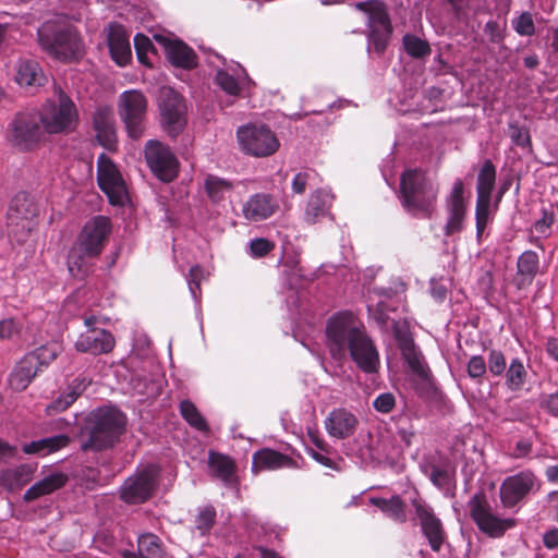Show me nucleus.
<instances>
[{
    "label": "nucleus",
    "mask_w": 558,
    "mask_h": 558,
    "mask_svg": "<svg viewBox=\"0 0 558 558\" xmlns=\"http://www.w3.org/2000/svg\"><path fill=\"white\" fill-rule=\"evenodd\" d=\"M326 347L330 356L342 361L349 354L364 373H375L379 366L378 351L364 325L350 311L333 314L326 324Z\"/></svg>",
    "instance_id": "nucleus-1"
},
{
    "label": "nucleus",
    "mask_w": 558,
    "mask_h": 558,
    "mask_svg": "<svg viewBox=\"0 0 558 558\" xmlns=\"http://www.w3.org/2000/svg\"><path fill=\"white\" fill-rule=\"evenodd\" d=\"M126 416L116 405L92 410L81 429L83 451H101L112 448L125 432Z\"/></svg>",
    "instance_id": "nucleus-2"
},
{
    "label": "nucleus",
    "mask_w": 558,
    "mask_h": 558,
    "mask_svg": "<svg viewBox=\"0 0 558 558\" xmlns=\"http://www.w3.org/2000/svg\"><path fill=\"white\" fill-rule=\"evenodd\" d=\"M110 233L111 221L106 216H96L84 225L68 256V268L72 277L90 275L89 260L100 255Z\"/></svg>",
    "instance_id": "nucleus-3"
},
{
    "label": "nucleus",
    "mask_w": 558,
    "mask_h": 558,
    "mask_svg": "<svg viewBox=\"0 0 558 558\" xmlns=\"http://www.w3.org/2000/svg\"><path fill=\"white\" fill-rule=\"evenodd\" d=\"M438 186L418 168L400 175L399 198L402 207L417 218H430L435 211Z\"/></svg>",
    "instance_id": "nucleus-4"
},
{
    "label": "nucleus",
    "mask_w": 558,
    "mask_h": 558,
    "mask_svg": "<svg viewBox=\"0 0 558 558\" xmlns=\"http://www.w3.org/2000/svg\"><path fill=\"white\" fill-rule=\"evenodd\" d=\"M37 34L41 48L56 59L72 61L84 53V45L76 29L65 22L47 21Z\"/></svg>",
    "instance_id": "nucleus-5"
},
{
    "label": "nucleus",
    "mask_w": 558,
    "mask_h": 558,
    "mask_svg": "<svg viewBox=\"0 0 558 558\" xmlns=\"http://www.w3.org/2000/svg\"><path fill=\"white\" fill-rule=\"evenodd\" d=\"M354 7L366 15L368 51L384 54L393 32L387 4L381 0H366Z\"/></svg>",
    "instance_id": "nucleus-6"
},
{
    "label": "nucleus",
    "mask_w": 558,
    "mask_h": 558,
    "mask_svg": "<svg viewBox=\"0 0 558 558\" xmlns=\"http://www.w3.org/2000/svg\"><path fill=\"white\" fill-rule=\"evenodd\" d=\"M37 114L48 134L70 133L78 121L75 104L60 87L57 88V98L47 100Z\"/></svg>",
    "instance_id": "nucleus-7"
},
{
    "label": "nucleus",
    "mask_w": 558,
    "mask_h": 558,
    "mask_svg": "<svg viewBox=\"0 0 558 558\" xmlns=\"http://www.w3.org/2000/svg\"><path fill=\"white\" fill-rule=\"evenodd\" d=\"M39 208L34 198L26 192L16 193L11 199L7 213L8 234L19 243L26 241L35 227V218Z\"/></svg>",
    "instance_id": "nucleus-8"
},
{
    "label": "nucleus",
    "mask_w": 558,
    "mask_h": 558,
    "mask_svg": "<svg viewBox=\"0 0 558 558\" xmlns=\"http://www.w3.org/2000/svg\"><path fill=\"white\" fill-rule=\"evenodd\" d=\"M44 134L37 112H19L8 126L7 138L12 146L29 150L39 143Z\"/></svg>",
    "instance_id": "nucleus-9"
},
{
    "label": "nucleus",
    "mask_w": 558,
    "mask_h": 558,
    "mask_svg": "<svg viewBox=\"0 0 558 558\" xmlns=\"http://www.w3.org/2000/svg\"><path fill=\"white\" fill-rule=\"evenodd\" d=\"M146 112L147 99L142 92L130 89L119 96L118 113L133 140H138L144 133Z\"/></svg>",
    "instance_id": "nucleus-10"
},
{
    "label": "nucleus",
    "mask_w": 558,
    "mask_h": 558,
    "mask_svg": "<svg viewBox=\"0 0 558 558\" xmlns=\"http://www.w3.org/2000/svg\"><path fill=\"white\" fill-rule=\"evenodd\" d=\"M236 136L242 150L255 157L270 156L279 148V141L275 133L263 124L241 126Z\"/></svg>",
    "instance_id": "nucleus-11"
},
{
    "label": "nucleus",
    "mask_w": 558,
    "mask_h": 558,
    "mask_svg": "<svg viewBox=\"0 0 558 558\" xmlns=\"http://www.w3.org/2000/svg\"><path fill=\"white\" fill-rule=\"evenodd\" d=\"M470 517L478 530L490 537H500L514 526L513 519H500L492 511V507L484 493H476L468 502Z\"/></svg>",
    "instance_id": "nucleus-12"
},
{
    "label": "nucleus",
    "mask_w": 558,
    "mask_h": 558,
    "mask_svg": "<svg viewBox=\"0 0 558 558\" xmlns=\"http://www.w3.org/2000/svg\"><path fill=\"white\" fill-rule=\"evenodd\" d=\"M159 477L156 465H147L129 476L120 487V498L132 505L145 502L153 495Z\"/></svg>",
    "instance_id": "nucleus-13"
},
{
    "label": "nucleus",
    "mask_w": 558,
    "mask_h": 558,
    "mask_svg": "<svg viewBox=\"0 0 558 558\" xmlns=\"http://www.w3.org/2000/svg\"><path fill=\"white\" fill-rule=\"evenodd\" d=\"M97 181L109 198L110 204L122 206L128 201L124 181L112 160L105 154L98 157Z\"/></svg>",
    "instance_id": "nucleus-14"
},
{
    "label": "nucleus",
    "mask_w": 558,
    "mask_h": 558,
    "mask_svg": "<svg viewBox=\"0 0 558 558\" xmlns=\"http://www.w3.org/2000/svg\"><path fill=\"white\" fill-rule=\"evenodd\" d=\"M412 506L418 520L421 532L430 549L434 553H439L447 541V532L442 521L436 515L434 509L422 499H413Z\"/></svg>",
    "instance_id": "nucleus-15"
},
{
    "label": "nucleus",
    "mask_w": 558,
    "mask_h": 558,
    "mask_svg": "<svg viewBox=\"0 0 558 558\" xmlns=\"http://www.w3.org/2000/svg\"><path fill=\"white\" fill-rule=\"evenodd\" d=\"M144 158L158 180L169 183L174 179V154L168 145L149 140L144 147Z\"/></svg>",
    "instance_id": "nucleus-16"
},
{
    "label": "nucleus",
    "mask_w": 558,
    "mask_h": 558,
    "mask_svg": "<svg viewBox=\"0 0 558 558\" xmlns=\"http://www.w3.org/2000/svg\"><path fill=\"white\" fill-rule=\"evenodd\" d=\"M447 221L444 227V234L451 236L460 233L464 228V220L468 213V206L464 198V184L461 179H457L446 197Z\"/></svg>",
    "instance_id": "nucleus-17"
},
{
    "label": "nucleus",
    "mask_w": 558,
    "mask_h": 558,
    "mask_svg": "<svg viewBox=\"0 0 558 558\" xmlns=\"http://www.w3.org/2000/svg\"><path fill=\"white\" fill-rule=\"evenodd\" d=\"M535 475L531 471H522L508 476L500 486V499L505 507L511 508L520 502L534 487Z\"/></svg>",
    "instance_id": "nucleus-18"
},
{
    "label": "nucleus",
    "mask_w": 558,
    "mask_h": 558,
    "mask_svg": "<svg viewBox=\"0 0 558 558\" xmlns=\"http://www.w3.org/2000/svg\"><path fill=\"white\" fill-rule=\"evenodd\" d=\"M279 210L277 198L269 193H255L242 205V215L250 222H260Z\"/></svg>",
    "instance_id": "nucleus-19"
},
{
    "label": "nucleus",
    "mask_w": 558,
    "mask_h": 558,
    "mask_svg": "<svg viewBox=\"0 0 558 558\" xmlns=\"http://www.w3.org/2000/svg\"><path fill=\"white\" fill-rule=\"evenodd\" d=\"M393 336L409 367L423 379L428 378L429 368L421 361L414 340L407 328H401L398 323L393 324Z\"/></svg>",
    "instance_id": "nucleus-20"
},
{
    "label": "nucleus",
    "mask_w": 558,
    "mask_h": 558,
    "mask_svg": "<svg viewBox=\"0 0 558 558\" xmlns=\"http://www.w3.org/2000/svg\"><path fill=\"white\" fill-rule=\"evenodd\" d=\"M393 336L409 367L423 379L428 378L429 368L421 361L414 340L407 328H401L398 323L393 324Z\"/></svg>",
    "instance_id": "nucleus-21"
},
{
    "label": "nucleus",
    "mask_w": 558,
    "mask_h": 558,
    "mask_svg": "<svg viewBox=\"0 0 558 558\" xmlns=\"http://www.w3.org/2000/svg\"><path fill=\"white\" fill-rule=\"evenodd\" d=\"M114 343V337L110 331L104 328H94L81 333L74 345L81 353L99 355L111 352Z\"/></svg>",
    "instance_id": "nucleus-22"
},
{
    "label": "nucleus",
    "mask_w": 558,
    "mask_h": 558,
    "mask_svg": "<svg viewBox=\"0 0 558 558\" xmlns=\"http://www.w3.org/2000/svg\"><path fill=\"white\" fill-rule=\"evenodd\" d=\"M298 463L291 457L270 448H263L253 454L252 471L257 474L260 471L278 469H296Z\"/></svg>",
    "instance_id": "nucleus-23"
},
{
    "label": "nucleus",
    "mask_w": 558,
    "mask_h": 558,
    "mask_svg": "<svg viewBox=\"0 0 558 558\" xmlns=\"http://www.w3.org/2000/svg\"><path fill=\"white\" fill-rule=\"evenodd\" d=\"M93 126L96 131V140L108 150H113L117 144V135L112 109L98 107L93 117Z\"/></svg>",
    "instance_id": "nucleus-24"
},
{
    "label": "nucleus",
    "mask_w": 558,
    "mask_h": 558,
    "mask_svg": "<svg viewBox=\"0 0 558 558\" xmlns=\"http://www.w3.org/2000/svg\"><path fill=\"white\" fill-rule=\"evenodd\" d=\"M107 41L111 58L114 62L120 66L128 64L131 60L132 51L130 37L125 28L119 24H110Z\"/></svg>",
    "instance_id": "nucleus-25"
},
{
    "label": "nucleus",
    "mask_w": 558,
    "mask_h": 558,
    "mask_svg": "<svg viewBox=\"0 0 558 558\" xmlns=\"http://www.w3.org/2000/svg\"><path fill=\"white\" fill-rule=\"evenodd\" d=\"M69 482V475L61 471H52L35 482L23 495L25 502H32L44 496L63 488Z\"/></svg>",
    "instance_id": "nucleus-26"
},
{
    "label": "nucleus",
    "mask_w": 558,
    "mask_h": 558,
    "mask_svg": "<svg viewBox=\"0 0 558 558\" xmlns=\"http://www.w3.org/2000/svg\"><path fill=\"white\" fill-rule=\"evenodd\" d=\"M357 418L345 409L332 410L325 420L327 433L338 439L352 436L356 429Z\"/></svg>",
    "instance_id": "nucleus-27"
},
{
    "label": "nucleus",
    "mask_w": 558,
    "mask_h": 558,
    "mask_svg": "<svg viewBox=\"0 0 558 558\" xmlns=\"http://www.w3.org/2000/svg\"><path fill=\"white\" fill-rule=\"evenodd\" d=\"M38 360L34 355H25L15 365L9 377V385L14 391L25 390L39 373Z\"/></svg>",
    "instance_id": "nucleus-28"
},
{
    "label": "nucleus",
    "mask_w": 558,
    "mask_h": 558,
    "mask_svg": "<svg viewBox=\"0 0 558 558\" xmlns=\"http://www.w3.org/2000/svg\"><path fill=\"white\" fill-rule=\"evenodd\" d=\"M208 466L214 476L219 478L225 485L233 486L238 483L236 464L229 456L210 451Z\"/></svg>",
    "instance_id": "nucleus-29"
},
{
    "label": "nucleus",
    "mask_w": 558,
    "mask_h": 558,
    "mask_svg": "<svg viewBox=\"0 0 558 558\" xmlns=\"http://www.w3.org/2000/svg\"><path fill=\"white\" fill-rule=\"evenodd\" d=\"M333 195L326 189L314 191L307 202L304 219L307 223L314 225L319 219L328 215L331 207Z\"/></svg>",
    "instance_id": "nucleus-30"
},
{
    "label": "nucleus",
    "mask_w": 558,
    "mask_h": 558,
    "mask_svg": "<svg viewBox=\"0 0 558 558\" xmlns=\"http://www.w3.org/2000/svg\"><path fill=\"white\" fill-rule=\"evenodd\" d=\"M90 384L92 379L87 376H77L69 384L65 391L61 393L56 400H53L50 405H48V412L57 413L65 411L77 400V398L87 389Z\"/></svg>",
    "instance_id": "nucleus-31"
},
{
    "label": "nucleus",
    "mask_w": 558,
    "mask_h": 558,
    "mask_svg": "<svg viewBox=\"0 0 558 558\" xmlns=\"http://www.w3.org/2000/svg\"><path fill=\"white\" fill-rule=\"evenodd\" d=\"M157 106L160 112L162 129L174 136V89L170 86H161L157 95Z\"/></svg>",
    "instance_id": "nucleus-32"
},
{
    "label": "nucleus",
    "mask_w": 558,
    "mask_h": 558,
    "mask_svg": "<svg viewBox=\"0 0 558 558\" xmlns=\"http://www.w3.org/2000/svg\"><path fill=\"white\" fill-rule=\"evenodd\" d=\"M69 442L70 437L68 435L59 434L24 444L22 451L25 454H38L45 457L66 447Z\"/></svg>",
    "instance_id": "nucleus-33"
},
{
    "label": "nucleus",
    "mask_w": 558,
    "mask_h": 558,
    "mask_svg": "<svg viewBox=\"0 0 558 558\" xmlns=\"http://www.w3.org/2000/svg\"><path fill=\"white\" fill-rule=\"evenodd\" d=\"M16 82L21 86L37 87L46 82V76L36 60H20L16 71Z\"/></svg>",
    "instance_id": "nucleus-34"
},
{
    "label": "nucleus",
    "mask_w": 558,
    "mask_h": 558,
    "mask_svg": "<svg viewBox=\"0 0 558 558\" xmlns=\"http://www.w3.org/2000/svg\"><path fill=\"white\" fill-rule=\"evenodd\" d=\"M160 539L155 534H143L137 538V551L123 550V558H161Z\"/></svg>",
    "instance_id": "nucleus-35"
},
{
    "label": "nucleus",
    "mask_w": 558,
    "mask_h": 558,
    "mask_svg": "<svg viewBox=\"0 0 558 558\" xmlns=\"http://www.w3.org/2000/svg\"><path fill=\"white\" fill-rule=\"evenodd\" d=\"M372 505L380 509L388 518L398 523H404L408 520L405 502L400 496L395 495L389 499L381 497L371 498Z\"/></svg>",
    "instance_id": "nucleus-36"
},
{
    "label": "nucleus",
    "mask_w": 558,
    "mask_h": 558,
    "mask_svg": "<svg viewBox=\"0 0 558 558\" xmlns=\"http://www.w3.org/2000/svg\"><path fill=\"white\" fill-rule=\"evenodd\" d=\"M496 167L490 159H485L476 180V197L492 198L496 183Z\"/></svg>",
    "instance_id": "nucleus-37"
},
{
    "label": "nucleus",
    "mask_w": 558,
    "mask_h": 558,
    "mask_svg": "<svg viewBox=\"0 0 558 558\" xmlns=\"http://www.w3.org/2000/svg\"><path fill=\"white\" fill-rule=\"evenodd\" d=\"M179 410L181 416L192 428L203 434L210 432L208 422L192 401L182 400L179 404Z\"/></svg>",
    "instance_id": "nucleus-38"
},
{
    "label": "nucleus",
    "mask_w": 558,
    "mask_h": 558,
    "mask_svg": "<svg viewBox=\"0 0 558 558\" xmlns=\"http://www.w3.org/2000/svg\"><path fill=\"white\" fill-rule=\"evenodd\" d=\"M204 190L214 204L225 201L226 194L233 190V183L214 174H208L204 182Z\"/></svg>",
    "instance_id": "nucleus-39"
},
{
    "label": "nucleus",
    "mask_w": 558,
    "mask_h": 558,
    "mask_svg": "<svg viewBox=\"0 0 558 558\" xmlns=\"http://www.w3.org/2000/svg\"><path fill=\"white\" fill-rule=\"evenodd\" d=\"M505 372L507 388L513 392L522 390L527 378V372L522 361L518 357L512 359Z\"/></svg>",
    "instance_id": "nucleus-40"
},
{
    "label": "nucleus",
    "mask_w": 558,
    "mask_h": 558,
    "mask_svg": "<svg viewBox=\"0 0 558 558\" xmlns=\"http://www.w3.org/2000/svg\"><path fill=\"white\" fill-rule=\"evenodd\" d=\"M134 395L142 397V400L156 398L161 391V381L149 379L146 376L135 375L131 379Z\"/></svg>",
    "instance_id": "nucleus-41"
},
{
    "label": "nucleus",
    "mask_w": 558,
    "mask_h": 558,
    "mask_svg": "<svg viewBox=\"0 0 558 558\" xmlns=\"http://www.w3.org/2000/svg\"><path fill=\"white\" fill-rule=\"evenodd\" d=\"M404 51L414 59H422L432 53L428 41L413 34H405L402 38Z\"/></svg>",
    "instance_id": "nucleus-42"
},
{
    "label": "nucleus",
    "mask_w": 558,
    "mask_h": 558,
    "mask_svg": "<svg viewBox=\"0 0 558 558\" xmlns=\"http://www.w3.org/2000/svg\"><path fill=\"white\" fill-rule=\"evenodd\" d=\"M198 65V56L192 47L177 38V68L193 70Z\"/></svg>",
    "instance_id": "nucleus-43"
},
{
    "label": "nucleus",
    "mask_w": 558,
    "mask_h": 558,
    "mask_svg": "<svg viewBox=\"0 0 558 558\" xmlns=\"http://www.w3.org/2000/svg\"><path fill=\"white\" fill-rule=\"evenodd\" d=\"M539 269L538 255L534 251L523 252L518 259V271L521 276L534 278Z\"/></svg>",
    "instance_id": "nucleus-44"
},
{
    "label": "nucleus",
    "mask_w": 558,
    "mask_h": 558,
    "mask_svg": "<svg viewBox=\"0 0 558 558\" xmlns=\"http://www.w3.org/2000/svg\"><path fill=\"white\" fill-rule=\"evenodd\" d=\"M492 198L476 197L475 220L476 236L480 240L485 231L489 219V207Z\"/></svg>",
    "instance_id": "nucleus-45"
},
{
    "label": "nucleus",
    "mask_w": 558,
    "mask_h": 558,
    "mask_svg": "<svg viewBox=\"0 0 558 558\" xmlns=\"http://www.w3.org/2000/svg\"><path fill=\"white\" fill-rule=\"evenodd\" d=\"M134 48H135L138 61L145 65L153 66V63L148 57V53L149 52L157 53V49L154 47L150 39L143 34H137L134 37Z\"/></svg>",
    "instance_id": "nucleus-46"
},
{
    "label": "nucleus",
    "mask_w": 558,
    "mask_h": 558,
    "mask_svg": "<svg viewBox=\"0 0 558 558\" xmlns=\"http://www.w3.org/2000/svg\"><path fill=\"white\" fill-rule=\"evenodd\" d=\"M216 523V509L211 505L199 508L195 526L203 535L207 534Z\"/></svg>",
    "instance_id": "nucleus-47"
},
{
    "label": "nucleus",
    "mask_w": 558,
    "mask_h": 558,
    "mask_svg": "<svg viewBox=\"0 0 558 558\" xmlns=\"http://www.w3.org/2000/svg\"><path fill=\"white\" fill-rule=\"evenodd\" d=\"M511 23L513 29L520 36H533L535 34V24L530 12H522Z\"/></svg>",
    "instance_id": "nucleus-48"
},
{
    "label": "nucleus",
    "mask_w": 558,
    "mask_h": 558,
    "mask_svg": "<svg viewBox=\"0 0 558 558\" xmlns=\"http://www.w3.org/2000/svg\"><path fill=\"white\" fill-rule=\"evenodd\" d=\"M486 365L487 369L490 372L493 376H500L507 369V363L504 353L495 349L489 350L488 361Z\"/></svg>",
    "instance_id": "nucleus-49"
},
{
    "label": "nucleus",
    "mask_w": 558,
    "mask_h": 558,
    "mask_svg": "<svg viewBox=\"0 0 558 558\" xmlns=\"http://www.w3.org/2000/svg\"><path fill=\"white\" fill-rule=\"evenodd\" d=\"M509 136L511 141L520 147L524 148L531 146V136L526 128L520 126L517 123H510Z\"/></svg>",
    "instance_id": "nucleus-50"
},
{
    "label": "nucleus",
    "mask_w": 558,
    "mask_h": 558,
    "mask_svg": "<svg viewBox=\"0 0 558 558\" xmlns=\"http://www.w3.org/2000/svg\"><path fill=\"white\" fill-rule=\"evenodd\" d=\"M468 375L473 379L482 378L487 372L486 361L482 355H473L466 366Z\"/></svg>",
    "instance_id": "nucleus-51"
},
{
    "label": "nucleus",
    "mask_w": 558,
    "mask_h": 558,
    "mask_svg": "<svg viewBox=\"0 0 558 558\" xmlns=\"http://www.w3.org/2000/svg\"><path fill=\"white\" fill-rule=\"evenodd\" d=\"M216 81L221 89L229 95L235 96L240 93V86L236 80L228 72L219 71L217 73Z\"/></svg>",
    "instance_id": "nucleus-52"
},
{
    "label": "nucleus",
    "mask_w": 558,
    "mask_h": 558,
    "mask_svg": "<svg viewBox=\"0 0 558 558\" xmlns=\"http://www.w3.org/2000/svg\"><path fill=\"white\" fill-rule=\"evenodd\" d=\"M317 177L314 170L303 171L295 174L292 181V191L295 194H303L306 186Z\"/></svg>",
    "instance_id": "nucleus-53"
},
{
    "label": "nucleus",
    "mask_w": 558,
    "mask_h": 558,
    "mask_svg": "<svg viewBox=\"0 0 558 558\" xmlns=\"http://www.w3.org/2000/svg\"><path fill=\"white\" fill-rule=\"evenodd\" d=\"M373 407L377 412L390 413L396 407V398L391 392L380 393L373 401Z\"/></svg>",
    "instance_id": "nucleus-54"
},
{
    "label": "nucleus",
    "mask_w": 558,
    "mask_h": 558,
    "mask_svg": "<svg viewBox=\"0 0 558 558\" xmlns=\"http://www.w3.org/2000/svg\"><path fill=\"white\" fill-rule=\"evenodd\" d=\"M274 248L275 244L265 238L254 239L250 243V251L254 257H264Z\"/></svg>",
    "instance_id": "nucleus-55"
},
{
    "label": "nucleus",
    "mask_w": 558,
    "mask_h": 558,
    "mask_svg": "<svg viewBox=\"0 0 558 558\" xmlns=\"http://www.w3.org/2000/svg\"><path fill=\"white\" fill-rule=\"evenodd\" d=\"M27 355H34L38 360V371L41 372L43 367H47L50 362L56 360L58 353L56 350L48 347H40L34 352L27 353Z\"/></svg>",
    "instance_id": "nucleus-56"
},
{
    "label": "nucleus",
    "mask_w": 558,
    "mask_h": 558,
    "mask_svg": "<svg viewBox=\"0 0 558 558\" xmlns=\"http://www.w3.org/2000/svg\"><path fill=\"white\" fill-rule=\"evenodd\" d=\"M451 7L457 20L461 21L469 15L472 0H444Z\"/></svg>",
    "instance_id": "nucleus-57"
},
{
    "label": "nucleus",
    "mask_w": 558,
    "mask_h": 558,
    "mask_svg": "<svg viewBox=\"0 0 558 558\" xmlns=\"http://www.w3.org/2000/svg\"><path fill=\"white\" fill-rule=\"evenodd\" d=\"M32 468L22 464L13 470L8 471L7 475L12 478L16 485H25L29 481Z\"/></svg>",
    "instance_id": "nucleus-58"
},
{
    "label": "nucleus",
    "mask_w": 558,
    "mask_h": 558,
    "mask_svg": "<svg viewBox=\"0 0 558 558\" xmlns=\"http://www.w3.org/2000/svg\"><path fill=\"white\" fill-rule=\"evenodd\" d=\"M555 222V215L553 211L543 210V216L541 219L536 220L534 223V230L543 235L549 234L550 227Z\"/></svg>",
    "instance_id": "nucleus-59"
},
{
    "label": "nucleus",
    "mask_w": 558,
    "mask_h": 558,
    "mask_svg": "<svg viewBox=\"0 0 558 558\" xmlns=\"http://www.w3.org/2000/svg\"><path fill=\"white\" fill-rule=\"evenodd\" d=\"M432 483L438 488L446 487L450 482L449 472L446 469L433 466L429 475Z\"/></svg>",
    "instance_id": "nucleus-60"
},
{
    "label": "nucleus",
    "mask_w": 558,
    "mask_h": 558,
    "mask_svg": "<svg viewBox=\"0 0 558 558\" xmlns=\"http://www.w3.org/2000/svg\"><path fill=\"white\" fill-rule=\"evenodd\" d=\"M154 38L158 44L161 45L166 60L169 62V64L174 65V41L160 34L154 35Z\"/></svg>",
    "instance_id": "nucleus-61"
},
{
    "label": "nucleus",
    "mask_w": 558,
    "mask_h": 558,
    "mask_svg": "<svg viewBox=\"0 0 558 558\" xmlns=\"http://www.w3.org/2000/svg\"><path fill=\"white\" fill-rule=\"evenodd\" d=\"M21 329V325L13 318H7L0 322V338H11L17 333Z\"/></svg>",
    "instance_id": "nucleus-62"
},
{
    "label": "nucleus",
    "mask_w": 558,
    "mask_h": 558,
    "mask_svg": "<svg viewBox=\"0 0 558 558\" xmlns=\"http://www.w3.org/2000/svg\"><path fill=\"white\" fill-rule=\"evenodd\" d=\"M283 275L287 279H305L303 269L298 260L286 262L283 265Z\"/></svg>",
    "instance_id": "nucleus-63"
},
{
    "label": "nucleus",
    "mask_w": 558,
    "mask_h": 558,
    "mask_svg": "<svg viewBox=\"0 0 558 558\" xmlns=\"http://www.w3.org/2000/svg\"><path fill=\"white\" fill-rule=\"evenodd\" d=\"M533 448V444L530 439L523 438L517 441L512 456L514 458L527 457Z\"/></svg>",
    "instance_id": "nucleus-64"
}]
</instances>
